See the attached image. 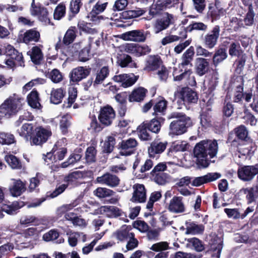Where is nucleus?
<instances>
[{
    "instance_id": "a19ab883",
    "label": "nucleus",
    "mask_w": 258,
    "mask_h": 258,
    "mask_svg": "<svg viewBox=\"0 0 258 258\" xmlns=\"http://www.w3.org/2000/svg\"><path fill=\"white\" fill-rule=\"evenodd\" d=\"M194 54L195 51L194 47L190 46L183 54L182 56V62L180 65L182 67L188 66L189 64L191 65V61L193 59Z\"/></svg>"
},
{
    "instance_id": "423d86ee",
    "label": "nucleus",
    "mask_w": 258,
    "mask_h": 258,
    "mask_svg": "<svg viewBox=\"0 0 258 258\" xmlns=\"http://www.w3.org/2000/svg\"><path fill=\"white\" fill-rule=\"evenodd\" d=\"M107 5V2L102 3L100 1H98L88 15L89 20L94 24H97L102 21L104 17L99 14L104 11Z\"/></svg>"
},
{
    "instance_id": "864d4df0",
    "label": "nucleus",
    "mask_w": 258,
    "mask_h": 258,
    "mask_svg": "<svg viewBox=\"0 0 258 258\" xmlns=\"http://www.w3.org/2000/svg\"><path fill=\"white\" fill-rule=\"evenodd\" d=\"M20 208L18 202H14L12 205H3L2 207V210L8 214L12 215L16 213V211Z\"/></svg>"
},
{
    "instance_id": "6e6d98bb",
    "label": "nucleus",
    "mask_w": 258,
    "mask_h": 258,
    "mask_svg": "<svg viewBox=\"0 0 258 258\" xmlns=\"http://www.w3.org/2000/svg\"><path fill=\"white\" fill-rule=\"evenodd\" d=\"M115 145V139L114 137L109 136L105 141L103 146V151L106 153H110L113 151Z\"/></svg>"
},
{
    "instance_id": "c9c22d12",
    "label": "nucleus",
    "mask_w": 258,
    "mask_h": 258,
    "mask_svg": "<svg viewBox=\"0 0 258 258\" xmlns=\"http://www.w3.org/2000/svg\"><path fill=\"white\" fill-rule=\"evenodd\" d=\"M31 60L35 64H38L43 58L41 50L37 46H34L28 52Z\"/></svg>"
},
{
    "instance_id": "69168bd1",
    "label": "nucleus",
    "mask_w": 258,
    "mask_h": 258,
    "mask_svg": "<svg viewBox=\"0 0 258 258\" xmlns=\"http://www.w3.org/2000/svg\"><path fill=\"white\" fill-rule=\"evenodd\" d=\"M134 228L138 229L142 232H145L148 230V225L144 221H136L133 223Z\"/></svg>"
},
{
    "instance_id": "6ab92c4d",
    "label": "nucleus",
    "mask_w": 258,
    "mask_h": 258,
    "mask_svg": "<svg viewBox=\"0 0 258 258\" xmlns=\"http://www.w3.org/2000/svg\"><path fill=\"white\" fill-rule=\"evenodd\" d=\"M178 97L184 103H196L198 96L196 92L189 88H183L178 93Z\"/></svg>"
},
{
    "instance_id": "3c124183",
    "label": "nucleus",
    "mask_w": 258,
    "mask_h": 258,
    "mask_svg": "<svg viewBox=\"0 0 258 258\" xmlns=\"http://www.w3.org/2000/svg\"><path fill=\"white\" fill-rule=\"evenodd\" d=\"M80 201L81 200L80 199H77L71 204L64 205L60 207L57 210L58 214L62 215V214L72 209L79 204Z\"/></svg>"
},
{
    "instance_id": "f3484780",
    "label": "nucleus",
    "mask_w": 258,
    "mask_h": 258,
    "mask_svg": "<svg viewBox=\"0 0 258 258\" xmlns=\"http://www.w3.org/2000/svg\"><path fill=\"white\" fill-rule=\"evenodd\" d=\"M96 180L99 183L105 184L110 187L118 186L120 181L117 176L110 173H106L101 176L97 177Z\"/></svg>"
},
{
    "instance_id": "412c9836",
    "label": "nucleus",
    "mask_w": 258,
    "mask_h": 258,
    "mask_svg": "<svg viewBox=\"0 0 258 258\" xmlns=\"http://www.w3.org/2000/svg\"><path fill=\"white\" fill-rule=\"evenodd\" d=\"M12 183L9 187L10 194L14 197L21 196L26 190V184L20 179H12Z\"/></svg>"
},
{
    "instance_id": "603ef678",
    "label": "nucleus",
    "mask_w": 258,
    "mask_h": 258,
    "mask_svg": "<svg viewBox=\"0 0 258 258\" xmlns=\"http://www.w3.org/2000/svg\"><path fill=\"white\" fill-rule=\"evenodd\" d=\"M80 201L81 200L80 199H77L71 204L64 205L60 207L57 210L58 214L62 215V214L72 209L79 204Z\"/></svg>"
},
{
    "instance_id": "cd10ccee",
    "label": "nucleus",
    "mask_w": 258,
    "mask_h": 258,
    "mask_svg": "<svg viewBox=\"0 0 258 258\" xmlns=\"http://www.w3.org/2000/svg\"><path fill=\"white\" fill-rule=\"evenodd\" d=\"M162 65L161 60L157 57L150 56L145 63V71H152L160 68Z\"/></svg>"
},
{
    "instance_id": "473e14b6",
    "label": "nucleus",
    "mask_w": 258,
    "mask_h": 258,
    "mask_svg": "<svg viewBox=\"0 0 258 258\" xmlns=\"http://www.w3.org/2000/svg\"><path fill=\"white\" fill-rule=\"evenodd\" d=\"M204 230V226L202 224H197L195 223H186V234L196 235L201 234Z\"/></svg>"
},
{
    "instance_id": "680f3d73",
    "label": "nucleus",
    "mask_w": 258,
    "mask_h": 258,
    "mask_svg": "<svg viewBox=\"0 0 258 258\" xmlns=\"http://www.w3.org/2000/svg\"><path fill=\"white\" fill-rule=\"evenodd\" d=\"M81 158V155L79 154H74L70 155L67 161L64 162L61 164L62 168L67 167L69 165L73 164L76 162L79 161Z\"/></svg>"
},
{
    "instance_id": "bf43d9fd",
    "label": "nucleus",
    "mask_w": 258,
    "mask_h": 258,
    "mask_svg": "<svg viewBox=\"0 0 258 258\" xmlns=\"http://www.w3.org/2000/svg\"><path fill=\"white\" fill-rule=\"evenodd\" d=\"M45 82L44 79L37 78L32 80L28 83H27L23 88V91L24 92H27L30 90L34 85L37 84H42Z\"/></svg>"
},
{
    "instance_id": "e2e57ef3",
    "label": "nucleus",
    "mask_w": 258,
    "mask_h": 258,
    "mask_svg": "<svg viewBox=\"0 0 258 258\" xmlns=\"http://www.w3.org/2000/svg\"><path fill=\"white\" fill-rule=\"evenodd\" d=\"M188 144L185 141H176L173 143L172 148L176 152L184 151L186 150Z\"/></svg>"
},
{
    "instance_id": "9b49d317",
    "label": "nucleus",
    "mask_w": 258,
    "mask_h": 258,
    "mask_svg": "<svg viewBox=\"0 0 258 258\" xmlns=\"http://www.w3.org/2000/svg\"><path fill=\"white\" fill-rule=\"evenodd\" d=\"M115 117V113L113 109L106 106L100 109L98 119L101 123L107 126L111 124Z\"/></svg>"
},
{
    "instance_id": "774afa93",
    "label": "nucleus",
    "mask_w": 258,
    "mask_h": 258,
    "mask_svg": "<svg viewBox=\"0 0 258 258\" xmlns=\"http://www.w3.org/2000/svg\"><path fill=\"white\" fill-rule=\"evenodd\" d=\"M69 235L68 242L70 246H75L77 244L78 239L81 236L79 232H71L68 233Z\"/></svg>"
},
{
    "instance_id": "09e8293b",
    "label": "nucleus",
    "mask_w": 258,
    "mask_h": 258,
    "mask_svg": "<svg viewBox=\"0 0 258 258\" xmlns=\"http://www.w3.org/2000/svg\"><path fill=\"white\" fill-rule=\"evenodd\" d=\"M14 136L11 134L0 132V143L10 145L15 142Z\"/></svg>"
},
{
    "instance_id": "f03ea898",
    "label": "nucleus",
    "mask_w": 258,
    "mask_h": 258,
    "mask_svg": "<svg viewBox=\"0 0 258 258\" xmlns=\"http://www.w3.org/2000/svg\"><path fill=\"white\" fill-rule=\"evenodd\" d=\"M24 104V99L20 96L16 94L10 96L0 105V119L16 114Z\"/></svg>"
},
{
    "instance_id": "49530a36",
    "label": "nucleus",
    "mask_w": 258,
    "mask_h": 258,
    "mask_svg": "<svg viewBox=\"0 0 258 258\" xmlns=\"http://www.w3.org/2000/svg\"><path fill=\"white\" fill-rule=\"evenodd\" d=\"M162 195L160 191H156L153 192L149 198V201L146 205L147 208L150 211L152 210L154 203L158 201L161 198Z\"/></svg>"
},
{
    "instance_id": "a18cd8bd",
    "label": "nucleus",
    "mask_w": 258,
    "mask_h": 258,
    "mask_svg": "<svg viewBox=\"0 0 258 258\" xmlns=\"http://www.w3.org/2000/svg\"><path fill=\"white\" fill-rule=\"evenodd\" d=\"M151 174L154 181L158 184L163 185L167 181L168 175L163 172L151 173Z\"/></svg>"
},
{
    "instance_id": "79ce46f5",
    "label": "nucleus",
    "mask_w": 258,
    "mask_h": 258,
    "mask_svg": "<svg viewBox=\"0 0 258 258\" xmlns=\"http://www.w3.org/2000/svg\"><path fill=\"white\" fill-rule=\"evenodd\" d=\"M148 127L145 123H142L137 128L139 138L144 141L149 140L151 139L150 133L147 130Z\"/></svg>"
},
{
    "instance_id": "4d7b16f0",
    "label": "nucleus",
    "mask_w": 258,
    "mask_h": 258,
    "mask_svg": "<svg viewBox=\"0 0 258 258\" xmlns=\"http://www.w3.org/2000/svg\"><path fill=\"white\" fill-rule=\"evenodd\" d=\"M90 45L88 43L79 53V59L81 61H86L89 59Z\"/></svg>"
},
{
    "instance_id": "b1692460",
    "label": "nucleus",
    "mask_w": 258,
    "mask_h": 258,
    "mask_svg": "<svg viewBox=\"0 0 258 258\" xmlns=\"http://www.w3.org/2000/svg\"><path fill=\"white\" fill-rule=\"evenodd\" d=\"M99 211L101 214L109 218H116L124 215V212L121 209L113 206H101Z\"/></svg>"
},
{
    "instance_id": "aec40b11",
    "label": "nucleus",
    "mask_w": 258,
    "mask_h": 258,
    "mask_svg": "<svg viewBox=\"0 0 258 258\" xmlns=\"http://www.w3.org/2000/svg\"><path fill=\"white\" fill-rule=\"evenodd\" d=\"M134 192L131 201L135 203H144L146 199V190L143 184H136L133 186Z\"/></svg>"
},
{
    "instance_id": "bb28decb",
    "label": "nucleus",
    "mask_w": 258,
    "mask_h": 258,
    "mask_svg": "<svg viewBox=\"0 0 258 258\" xmlns=\"http://www.w3.org/2000/svg\"><path fill=\"white\" fill-rule=\"evenodd\" d=\"M166 142H160L155 141L152 143L149 148L148 152L150 156H154L155 154L162 153L166 148Z\"/></svg>"
},
{
    "instance_id": "8fccbe9b",
    "label": "nucleus",
    "mask_w": 258,
    "mask_h": 258,
    "mask_svg": "<svg viewBox=\"0 0 258 258\" xmlns=\"http://www.w3.org/2000/svg\"><path fill=\"white\" fill-rule=\"evenodd\" d=\"M71 117L68 115L63 116L60 120V128L63 134L68 133V128L71 125Z\"/></svg>"
},
{
    "instance_id": "4be33fe9",
    "label": "nucleus",
    "mask_w": 258,
    "mask_h": 258,
    "mask_svg": "<svg viewBox=\"0 0 258 258\" xmlns=\"http://www.w3.org/2000/svg\"><path fill=\"white\" fill-rule=\"evenodd\" d=\"M120 38L125 41L143 42L145 40L146 36L143 31L136 30L122 34Z\"/></svg>"
},
{
    "instance_id": "39448f33",
    "label": "nucleus",
    "mask_w": 258,
    "mask_h": 258,
    "mask_svg": "<svg viewBox=\"0 0 258 258\" xmlns=\"http://www.w3.org/2000/svg\"><path fill=\"white\" fill-rule=\"evenodd\" d=\"M82 176L79 172H74L64 178V183L58 186L55 190L51 194V198H55L63 192L64 190L70 185L72 186L77 184V179Z\"/></svg>"
},
{
    "instance_id": "f704fd0d",
    "label": "nucleus",
    "mask_w": 258,
    "mask_h": 258,
    "mask_svg": "<svg viewBox=\"0 0 258 258\" xmlns=\"http://www.w3.org/2000/svg\"><path fill=\"white\" fill-rule=\"evenodd\" d=\"M109 70L107 67H103L98 70L96 73L95 79L94 81V85L101 84L103 81L108 77Z\"/></svg>"
},
{
    "instance_id": "a211bd4d",
    "label": "nucleus",
    "mask_w": 258,
    "mask_h": 258,
    "mask_svg": "<svg viewBox=\"0 0 258 258\" xmlns=\"http://www.w3.org/2000/svg\"><path fill=\"white\" fill-rule=\"evenodd\" d=\"M138 77L133 74H121L113 77V80L118 83H121V86L127 88L134 85L137 81Z\"/></svg>"
},
{
    "instance_id": "72a5a7b5",
    "label": "nucleus",
    "mask_w": 258,
    "mask_h": 258,
    "mask_svg": "<svg viewBox=\"0 0 258 258\" xmlns=\"http://www.w3.org/2000/svg\"><path fill=\"white\" fill-rule=\"evenodd\" d=\"M28 104L33 108L39 109L41 107L38 92L33 90L27 96Z\"/></svg>"
},
{
    "instance_id": "0eeeda50",
    "label": "nucleus",
    "mask_w": 258,
    "mask_h": 258,
    "mask_svg": "<svg viewBox=\"0 0 258 258\" xmlns=\"http://www.w3.org/2000/svg\"><path fill=\"white\" fill-rule=\"evenodd\" d=\"M31 15L36 16L38 20L44 25L49 24L50 23L48 12L47 9L35 3L33 0L30 10Z\"/></svg>"
},
{
    "instance_id": "9d476101",
    "label": "nucleus",
    "mask_w": 258,
    "mask_h": 258,
    "mask_svg": "<svg viewBox=\"0 0 258 258\" xmlns=\"http://www.w3.org/2000/svg\"><path fill=\"white\" fill-rule=\"evenodd\" d=\"M258 173V164L244 166L238 170V177L243 181H250Z\"/></svg>"
},
{
    "instance_id": "dca6fc26",
    "label": "nucleus",
    "mask_w": 258,
    "mask_h": 258,
    "mask_svg": "<svg viewBox=\"0 0 258 258\" xmlns=\"http://www.w3.org/2000/svg\"><path fill=\"white\" fill-rule=\"evenodd\" d=\"M138 145L137 141L132 138L122 141L119 146V154L123 156H129L133 153Z\"/></svg>"
},
{
    "instance_id": "052dcab7",
    "label": "nucleus",
    "mask_w": 258,
    "mask_h": 258,
    "mask_svg": "<svg viewBox=\"0 0 258 258\" xmlns=\"http://www.w3.org/2000/svg\"><path fill=\"white\" fill-rule=\"evenodd\" d=\"M66 12V7L64 5L60 4L55 8L54 12V18L56 20H60L64 16Z\"/></svg>"
},
{
    "instance_id": "de8ad7c7",
    "label": "nucleus",
    "mask_w": 258,
    "mask_h": 258,
    "mask_svg": "<svg viewBox=\"0 0 258 258\" xmlns=\"http://www.w3.org/2000/svg\"><path fill=\"white\" fill-rule=\"evenodd\" d=\"M119 66L122 68L129 67L130 68H137V64L132 60V57L128 55H125L123 58L118 60Z\"/></svg>"
},
{
    "instance_id": "20e7f679",
    "label": "nucleus",
    "mask_w": 258,
    "mask_h": 258,
    "mask_svg": "<svg viewBox=\"0 0 258 258\" xmlns=\"http://www.w3.org/2000/svg\"><path fill=\"white\" fill-rule=\"evenodd\" d=\"M52 135L49 128L38 126L34 129V133L32 137V145H40L45 143Z\"/></svg>"
},
{
    "instance_id": "338daca9",
    "label": "nucleus",
    "mask_w": 258,
    "mask_h": 258,
    "mask_svg": "<svg viewBox=\"0 0 258 258\" xmlns=\"http://www.w3.org/2000/svg\"><path fill=\"white\" fill-rule=\"evenodd\" d=\"M224 212L229 218L236 219L241 218L240 214L236 209H224Z\"/></svg>"
},
{
    "instance_id": "5fc2aeb1",
    "label": "nucleus",
    "mask_w": 258,
    "mask_h": 258,
    "mask_svg": "<svg viewBox=\"0 0 258 258\" xmlns=\"http://www.w3.org/2000/svg\"><path fill=\"white\" fill-rule=\"evenodd\" d=\"M145 124L147 125L148 130L153 133H158L160 130V122L156 119H153L150 122Z\"/></svg>"
},
{
    "instance_id": "13d9d810",
    "label": "nucleus",
    "mask_w": 258,
    "mask_h": 258,
    "mask_svg": "<svg viewBox=\"0 0 258 258\" xmlns=\"http://www.w3.org/2000/svg\"><path fill=\"white\" fill-rule=\"evenodd\" d=\"M229 53L231 56H239L242 53L239 43L233 42L230 44Z\"/></svg>"
},
{
    "instance_id": "7c9ffc66",
    "label": "nucleus",
    "mask_w": 258,
    "mask_h": 258,
    "mask_svg": "<svg viewBox=\"0 0 258 258\" xmlns=\"http://www.w3.org/2000/svg\"><path fill=\"white\" fill-rule=\"evenodd\" d=\"M147 90L143 87L135 89L130 95L128 100L130 102H139L144 98Z\"/></svg>"
},
{
    "instance_id": "2f4dec72",
    "label": "nucleus",
    "mask_w": 258,
    "mask_h": 258,
    "mask_svg": "<svg viewBox=\"0 0 258 258\" xmlns=\"http://www.w3.org/2000/svg\"><path fill=\"white\" fill-rule=\"evenodd\" d=\"M66 94L65 91L62 88L53 89L50 93V102L57 104L60 103Z\"/></svg>"
},
{
    "instance_id": "0e129e2a",
    "label": "nucleus",
    "mask_w": 258,
    "mask_h": 258,
    "mask_svg": "<svg viewBox=\"0 0 258 258\" xmlns=\"http://www.w3.org/2000/svg\"><path fill=\"white\" fill-rule=\"evenodd\" d=\"M49 77L51 81L55 83H59L62 80L61 73L56 69H54L50 72Z\"/></svg>"
},
{
    "instance_id": "5701e85b",
    "label": "nucleus",
    "mask_w": 258,
    "mask_h": 258,
    "mask_svg": "<svg viewBox=\"0 0 258 258\" xmlns=\"http://www.w3.org/2000/svg\"><path fill=\"white\" fill-rule=\"evenodd\" d=\"M132 227L128 225H123L113 233V237L119 241H124L130 237L135 236L134 234L131 232Z\"/></svg>"
},
{
    "instance_id": "393cba45",
    "label": "nucleus",
    "mask_w": 258,
    "mask_h": 258,
    "mask_svg": "<svg viewBox=\"0 0 258 258\" xmlns=\"http://www.w3.org/2000/svg\"><path fill=\"white\" fill-rule=\"evenodd\" d=\"M209 70V62L207 59L199 57L196 60V71L200 76L208 73Z\"/></svg>"
},
{
    "instance_id": "e433bc0d",
    "label": "nucleus",
    "mask_w": 258,
    "mask_h": 258,
    "mask_svg": "<svg viewBox=\"0 0 258 258\" xmlns=\"http://www.w3.org/2000/svg\"><path fill=\"white\" fill-rule=\"evenodd\" d=\"M77 29L75 27H71L66 32L62 42L66 45L72 43L77 36Z\"/></svg>"
},
{
    "instance_id": "f257e3e1",
    "label": "nucleus",
    "mask_w": 258,
    "mask_h": 258,
    "mask_svg": "<svg viewBox=\"0 0 258 258\" xmlns=\"http://www.w3.org/2000/svg\"><path fill=\"white\" fill-rule=\"evenodd\" d=\"M218 149L216 140H203L197 144L194 150L197 163L203 168L207 167L210 164V159L215 157Z\"/></svg>"
},
{
    "instance_id": "f8f14e48",
    "label": "nucleus",
    "mask_w": 258,
    "mask_h": 258,
    "mask_svg": "<svg viewBox=\"0 0 258 258\" xmlns=\"http://www.w3.org/2000/svg\"><path fill=\"white\" fill-rule=\"evenodd\" d=\"M167 209L174 214L182 213L185 211V206L182 197L174 196L169 201Z\"/></svg>"
},
{
    "instance_id": "58836bf2",
    "label": "nucleus",
    "mask_w": 258,
    "mask_h": 258,
    "mask_svg": "<svg viewBox=\"0 0 258 258\" xmlns=\"http://www.w3.org/2000/svg\"><path fill=\"white\" fill-rule=\"evenodd\" d=\"M187 241L186 247H193L197 251H202L204 249V246L202 242L197 238L193 237L185 240Z\"/></svg>"
},
{
    "instance_id": "c03bdc74",
    "label": "nucleus",
    "mask_w": 258,
    "mask_h": 258,
    "mask_svg": "<svg viewBox=\"0 0 258 258\" xmlns=\"http://www.w3.org/2000/svg\"><path fill=\"white\" fill-rule=\"evenodd\" d=\"M97 151L96 146L92 145L87 148L86 151L85 158L88 163H92L95 161Z\"/></svg>"
},
{
    "instance_id": "37998d69",
    "label": "nucleus",
    "mask_w": 258,
    "mask_h": 258,
    "mask_svg": "<svg viewBox=\"0 0 258 258\" xmlns=\"http://www.w3.org/2000/svg\"><path fill=\"white\" fill-rule=\"evenodd\" d=\"M93 194L99 198H105L112 196L114 192L105 187H98L94 190Z\"/></svg>"
},
{
    "instance_id": "ea45409f",
    "label": "nucleus",
    "mask_w": 258,
    "mask_h": 258,
    "mask_svg": "<svg viewBox=\"0 0 258 258\" xmlns=\"http://www.w3.org/2000/svg\"><path fill=\"white\" fill-rule=\"evenodd\" d=\"M227 57L226 50L224 48H220L216 50L213 57V62L215 66L225 60Z\"/></svg>"
},
{
    "instance_id": "7ed1b4c3",
    "label": "nucleus",
    "mask_w": 258,
    "mask_h": 258,
    "mask_svg": "<svg viewBox=\"0 0 258 258\" xmlns=\"http://www.w3.org/2000/svg\"><path fill=\"white\" fill-rule=\"evenodd\" d=\"M169 118L176 119V120L173 121L170 123V135H181L185 133L186 131V128L191 124L190 118L182 113L173 112Z\"/></svg>"
},
{
    "instance_id": "4c0bfd02",
    "label": "nucleus",
    "mask_w": 258,
    "mask_h": 258,
    "mask_svg": "<svg viewBox=\"0 0 258 258\" xmlns=\"http://www.w3.org/2000/svg\"><path fill=\"white\" fill-rule=\"evenodd\" d=\"M5 160L12 169H20L22 168V166L20 161L15 156L12 154L6 155Z\"/></svg>"
},
{
    "instance_id": "4468645a",
    "label": "nucleus",
    "mask_w": 258,
    "mask_h": 258,
    "mask_svg": "<svg viewBox=\"0 0 258 258\" xmlns=\"http://www.w3.org/2000/svg\"><path fill=\"white\" fill-rule=\"evenodd\" d=\"M6 55L12 59H15L20 66H22L23 63V57L22 53H19L13 46L10 44L5 45L3 48L0 47V55Z\"/></svg>"
},
{
    "instance_id": "1a4fd4ad",
    "label": "nucleus",
    "mask_w": 258,
    "mask_h": 258,
    "mask_svg": "<svg viewBox=\"0 0 258 258\" xmlns=\"http://www.w3.org/2000/svg\"><path fill=\"white\" fill-rule=\"evenodd\" d=\"M174 18L173 15L168 13L164 14L162 17L156 20L153 25V30L156 34L166 29L174 23Z\"/></svg>"
},
{
    "instance_id": "a878e982",
    "label": "nucleus",
    "mask_w": 258,
    "mask_h": 258,
    "mask_svg": "<svg viewBox=\"0 0 258 258\" xmlns=\"http://www.w3.org/2000/svg\"><path fill=\"white\" fill-rule=\"evenodd\" d=\"M40 38V33L35 29H30L26 31L20 36L22 41L26 44L31 42H37Z\"/></svg>"
},
{
    "instance_id": "ddd939ff",
    "label": "nucleus",
    "mask_w": 258,
    "mask_h": 258,
    "mask_svg": "<svg viewBox=\"0 0 258 258\" xmlns=\"http://www.w3.org/2000/svg\"><path fill=\"white\" fill-rule=\"evenodd\" d=\"M91 69L87 67H78L72 70L70 74V81L77 83L89 76Z\"/></svg>"
},
{
    "instance_id": "6e6552de",
    "label": "nucleus",
    "mask_w": 258,
    "mask_h": 258,
    "mask_svg": "<svg viewBox=\"0 0 258 258\" xmlns=\"http://www.w3.org/2000/svg\"><path fill=\"white\" fill-rule=\"evenodd\" d=\"M121 50L128 53L139 56L149 53L150 47L146 45H140L135 43H126L121 46Z\"/></svg>"
},
{
    "instance_id": "c756f323",
    "label": "nucleus",
    "mask_w": 258,
    "mask_h": 258,
    "mask_svg": "<svg viewBox=\"0 0 258 258\" xmlns=\"http://www.w3.org/2000/svg\"><path fill=\"white\" fill-rule=\"evenodd\" d=\"M19 135L24 138L27 141L30 138L32 140V135H34V130L31 123H24L20 129L18 130Z\"/></svg>"
},
{
    "instance_id": "2eb2a0df",
    "label": "nucleus",
    "mask_w": 258,
    "mask_h": 258,
    "mask_svg": "<svg viewBox=\"0 0 258 258\" xmlns=\"http://www.w3.org/2000/svg\"><path fill=\"white\" fill-rule=\"evenodd\" d=\"M219 34V27L218 26H215L210 32L205 36L204 42L205 46L209 49L214 48L217 44Z\"/></svg>"
},
{
    "instance_id": "c85d7f7f",
    "label": "nucleus",
    "mask_w": 258,
    "mask_h": 258,
    "mask_svg": "<svg viewBox=\"0 0 258 258\" xmlns=\"http://www.w3.org/2000/svg\"><path fill=\"white\" fill-rule=\"evenodd\" d=\"M65 143L66 142V139L58 141L52 149V151L54 154V159L57 160H61L63 159L67 153V149L64 147L59 148L61 145V143Z\"/></svg>"
}]
</instances>
